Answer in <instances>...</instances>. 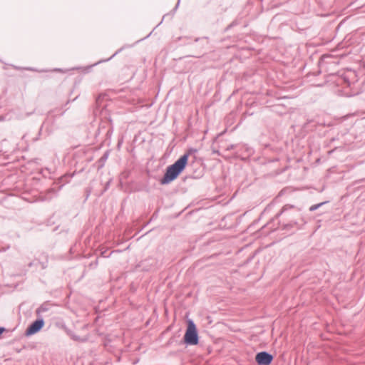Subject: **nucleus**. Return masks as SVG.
I'll use <instances>...</instances> for the list:
<instances>
[{"instance_id": "obj_3", "label": "nucleus", "mask_w": 365, "mask_h": 365, "mask_svg": "<svg viewBox=\"0 0 365 365\" xmlns=\"http://www.w3.org/2000/svg\"><path fill=\"white\" fill-rule=\"evenodd\" d=\"M183 341L186 345H197L199 343L197 329L192 319L187 320V327L183 336Z\"/></svg>"}, {"instance_id": "obj_6", "label": "nucleus", "mask_w": 365, "mask_h": 365, "mask_svg": "<svg viewBox=\"0 0 365 365\" xmlns=\"http://www.w3.org/2000/svg\"><path fill=\"white\" fill-rule=\"evenodd\" d=\"M255 361L258 365H270L273 356L267 351H260L256 354Z\"/></svg>"}, {"instance_id": "obj_8", "label": "nucleus", "mask_w": 365, "mask_h": 365, "mask_svg": "<svg viewBox=\"0 0 365 365\" xmlns=\"http://www.w3.org/2000/svg\"><path fill=\"white\" fill-rule=\"evenodd\" d=\"M50 309V304L48 302L43 303L39 307H38L36 310V314H40L41 313L46 312L48 311Z\"/></svg>"}, {"instance_id": "obj_9", "label": "nucleus", "mask_w": 365, "mask_h": 365, "mask_svg": "<svg viewBox=\"0 0 365 365\" xmlns=\"http://www.w3.org/2000/svg\"><path fill=\"white\" fill-rule=\"evenodd\" d=\"M68 335L70 336V337L76 341H80V342H86L88 341V337L87 336H84V337H81L78 335H76L74 332L73 331H68Z\"/></svg>"}, {"instance_id": "obj_18", "label": "nucleus", "mask_w": 365, "mask_h": 365, "mask_svg": "<svg viewBox=\"0 0 365 365\" xmlns=\"http://www.w3.org/2000/svg\"><path fill=\"white\" fill-rule=\"evenodd\" d=\"M237 147H240V145H231L230 147H228V150L230 149H234L235 148H237Z\"/></svg>"}, {"instance_id": "obj_7", "label": "nucleus", "mask_w": 365, "mask_h": 365, "mask_svg": "<svg viewBox=\"0 0 365 365\" xmlns=\"http://www.w3.org/2000/svg\"><path fill=\"white\" fill-rule=\"evenodd\" d=\"M133 45H124L123 46H122L121 48H120L118 50H117L110 58H107V59H103V60H101L99 61H98L97 63H94L93 66H96V65H98L101 63H103V62H107L108 61H110V59H112L114 56H115L117 54H118L119 53H120L122 51H123L125 48H130L132 47Z\"/></svg>"}, {"instance_id": "obj_1", "label": "nucleus", "mask_w": 365, "mask_h": 365, "mask_svg": "<svg viewBox=\"0 0 365 365\" xmlns=\"http://www.w3.org/2000/svg\"><path fill=\"white\" fill-rule=\"evenodd\" d=\"M276 219H279L282 230L287 231L299 230L304 224L300 209L289 204L283 206L276 215Z\"/></svg>"}, {"instance_id": "obj_22", "label": "nucleus", "mask_w": 365, "mask_h": 365, "mask_svg": "<svg viewBox=\"0 0 365 365\" xmlns=\"http://www.w3.org/2000/svg\"><path fill=\"white\" fill-rule=\"evenodd\" d=\"M34 264H36L34 262H30V263L29 264V267H32V266H33V265H34Z\"/></svg>"}, {"instance_id": "obj_21", "label": "nucleus", "mask_w": 365, "mask_h": 365, "mask_svg": "<svg viewBox=\"0 0 365 365\" xmlns=\"http://www.w3.org/2000/svg\"><path fill=\"white\" fill-rule=\"evenodd\" d=\"M53 71H57V72H61L62 71V70L61 68H55Z\"/></svg>"}, {"instance_id": "obj_2", "label": "nucleus", "mask_w": 365, "mask_h": 365, "mask_svg": "<svg viewBox=\"0 0 365 365\" xmlns=\"http://www.w3.org/2000/svg\"><path fill=\"white\" fill-rule=\"evenodd\" d=\"M196 149H190L187 153L180 156L173 164L169 165L163 177L160 180L161 185H168L175 180L185 168L188 158L191 153H195Z\"/></svg>"}, {"instance_id": "obj_19", "label": "nucleus", "mask_w": 365, "mask_h": 365, "mask_svg": "<svg viewBox=\"0 0 365 365\" xmlns=\"http://www.w3.org/2000/svg\"><path fill=\"white\" fill-rule=\"evenodd\" d=\"M111 252L108 255H106V252H103L101 253V255L104 257H108L110 255Z\"/></svg>"}, {"instance_id": "obj_5", "label": "nucleus", "mask_w": 365, "mask_h": 365, "mask_svg": "<svg viewBox=\"0 0 365 365\" xmlns=\"http://www.w3.org/2000/svg\"><path fill=\"white\" fill-rule=\"evenodd\" d=\"M55 123V116L53 114V112H49L45 119V120L43 122L41 128H40V133L45 130L46 132L49 134L51 133L53 128H55L54 125Z\"/></svg>"}, {"instance_id": "obj_12", "label": "nucleus", "mask_w": 365, "mask_h": 365, "mask_svg": "<svg viewBox=\"0 0 365 365\" xmlns=\"http://www.w3.org/2000/svg\"><path fill=\"white\" fill-rule=\"evenodd\" d=\"M327 202L325 201V202H320V203H318V204H315V205H312L309 208V210L310 212H313V211H315L317 210V209H319V207H321L323 205L326 204Z\"/></svg>"}, {"instance_id": "obj_13", "label": "nucleus", "mask_w": 365, "mask_h": 365, "mask_svg": "<svg viewBox=\"0 0 365 365\" xmlns=\"http://www.w3.org/2000/svg\"><path fill=\"white\" fill-rule=\"evenodd\" d=\"M98 128H111L110 120L102 121L99 124V127Z\"/></svg>"}, {"instance_id": "obj_24", "label": "nucleus", "mask_w": 365, "mask_h": 365, "mask_svg": "<svg viewBox=\"0 0 365 365\" xmlns=\"http://www.w3.org/2000/svg\"><path fill=\"white\" fill-rule=\"evenodd\" d=\"M48 192H55V190L53 189H51V190H48Z\"/></svg>"}, {"instance_id": "obj_26", "label": "nucleus", "mask_w": 365, "mask_h": 365, "mask_svg": "<svg viewBox=\"0 0 365 365\" xmlns=\"http://www.w3.org/2000/svg\"><path fill=\"white\" fill-rule=\"evenodd\" d=\"M141 40H142V39L138 40V41H136V42H135L134 44H135V43H138V42H139V41H140Z\"/></svg>"}, {"instance_id": "obj_4", "label": "nucleus", "mask_w": 365, "mask_h": 365, "mask_svg": "<svg viewBox=\"0 0 365 365\" xmlns=\"http://www.w3.org/2000/svg\"><path fill=\"white\" fill-rule=\"evenodd\" d=\"M44 324L43 318H38L27 327L25 331V335L29 336L38 333L43 327Z\"/></svg>"}, {"instance_id": "obj_10", "label": "nucleus", "mask_w": 365, "mask_h": 365, "mask_svg": "<svg viewBox=\"0 0 365 365\" xmlns=\"http://www.w3.org/2000/svg\"><path fill=\"white\" fill-rule=\"evenodd\" d=\"M240 149H243V150H245V153H246V154H247L246 158H247V156L251 155H252V154H253V153H254L253 149H252V148H250V147L247 146V145H240ZM242 158H243V159H244V158H245V157H242Z\"/></svg>"}, {"instance_id": "obj_16", "label": "nucleus", "mask_w": 365, "mask_h": 365, "mask_svg": "<svg viewBox=\"0 0 365 365\" xmlns=\"http://www.w3.org/2000/svg\"><path fill=\"white\" fill-rule=\"evenodd\" d=\"M364 182H365V178H361V179L356 180L354 182V185H360V184H361Z\"/></svg>"}, {"instance_id": "obj_11", "label": "nucleus", "mask_w": 365, "mask_h": 365, "mask_svg": "<svg viewBox=\"0 0 365 365\" xmlns=\"http://www.w3.org/2000/svg\"><path fill=\"white\" fill-rule=\"evenodd\" d=\"M109 155L108 151L104 153L101 158L98 160L99 167L102 168L104 165L105 162L107 160Z\"/></svg>"}, {"instance_id": "obj_20", "label": "nucleus", "mask_w": 365, "mask_h": 365, "mask_svg": "<svg viewBox=\"0 0 365 365\" xmlns=\"http://www.w3.org/2000/svg\"><path fill=\"white\" fill-rule=\"evenodd\" d=\"M110 182V180L106 182L104 190H106L109 187Z\"/></svg>"}, {"instance_id": "obj_14", "label": "nucleus", "mask_w": 365, "mask_h": 365, "mask_svg": "<svg viewBox=\"0 0 365 365\" xmlns=\"http://www.w3.org/2000/svg\"><path fill=\"white\" fill-rule=\"evenodd\" d=\"M14 68H15L16 70H23V69H25V70H27V71H36L37 70L34 68H31V67H28V68H21V67H19V66H12Z\"/></svg>"}, {"instance_id": "obj_23", "label": "nucleus", "mask_w": 365, "mask_h": 365, "mask_svg": "<svg viewBox=\"0 0 365 365\" xmlns=\"http://www.w3.org/2000/svg\"><path fill=\"white\" fill-rule=\"evenodd\" d=\"M200 39H201V38H196L195 39V42H197V41H199V40H200Z\"/></svg>"}, {"instance_id": "obj_17", "label": "nucleus", "mask_w": 365, "mask_h": 365, "mask_svg": "<svg viewBox=\"0 0 365 365\" xmlns=\"http://www.w3.org/2000/svg\"><path fill=\"white\" fill-rule=\"evenodd\" d=\"M180 0H178V1L177 4L175 5V8H174V9H173V13H175V12L176 11V10L178 9V6H179V4H180Z\"/></svg>"}, {"instance_id": "obj_25", "label": "nucleus", "mask_w": 365, "mask_h": 365, "mask_svg": "<svg viewBox=\"0 0 365 365\" xmlns=\"http://www.w3.org/2000/svg\"><path fill=\"white\" fill-rule=\"evenodd\" d=\"M334 152V150H331L329 152V154L332 153Z\"/></svg>"}, {"instance_id": "obj_15", "label": "nucleus", "mask_w": 365, "mask_h": 365, "mask_svg": "<svg viewBox=\"0 0 365 365\" xmlns=\"http://www.w3.org/2000/svg\"><path fill=\"white\" fill-rule=\"evenodd\" d=\"M38 264L41 266V268L42 269H44L48 267V261L47 260H46L45 262H38Z\"/></svg>"}]
</instances>
